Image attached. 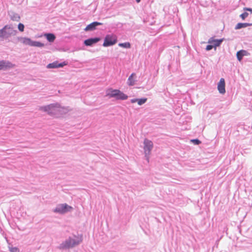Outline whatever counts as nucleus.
<instances>
[{
    "label": "nucleus",
    "mask_w": 252,
    "mask_h": 252,
    "mask_svg": "<svg viewBox=\"0 0 252 252\" xmlns=\"http://www.w3.org/2000/svg\"><path fill=\"white\" fill-rule=\"evenodd\" d=\"M147 100V98H137V102L139 105H142L145 103L146 102Z\"/></svg>",
    "instance_id": "nucleus-21"
},
{
    "label": "nucleus",
    "mask_w": 252,
    "mask_h": 252,
    "mask_svg": "<svg viewBox=\"0 0 252 252\" xmlns=\"http://www.w3.org/2000/svg\"><path fill=\"white\" fill-rule=\"evenodd\" d=\"M118 46L121 47L128 49L130 48L131 44L129 42H126L124 43H120L118 44Z\"/></svg>",
    "instance_id": "nucleus-20"
},
{
    "label": "nucleus",
    "mask_w": 252,
    "mask_h": 252,
    "mask_svg": "<svg viewBox=\"0 0 252 252\" xmlns=\"http://www.w3.org/2000/svg\"><path fill=\"white\" fill-rule=\"evenodd\" d=\"M190 141L196 145H199L201 143V142L197 138L191 139Z\"/></svg>",
    "instance_id": "nucleus-22"
},
{
    "label": "nucleus",
    "mask_w": 252,
    "mask_h": 252,
    "mask_svg": "<svg viewBox=\"0 0 252 252\" xmlns=\"http://www.w3.org/2000/svg\"><path fill=\"white\" fill-rule=\"evenodd\" d=\"M225 83L224 78H221L218 84V90L221 94H224L225 93Z\"/></svg>",
    "instance_id": "nucleus-13"
},
{
    "label": "nucleus",
    "mask_w": 252,
    "mask_h": 252,
    "mask_svg": "<svg viewBox=\"0 0 252 252\" xmlns=\"http://www.w3.org/2000/svg\"><path fill=\"white\" fill-rule=\"evenodd\" d=\"M7 29H10V25H6L4 26L2 29H0V32L2 37V38H7L10 37L11 35H15L17 34V30H12L11 32H7Z\"/></svg>",
    "instance_id": "nucleus-8"
},
{
    "label": "nucleus",
    "mask_w": 252,
    "mask_h": 252,
    "mask_svg": "<svg viewBox=\"0 0 252 252\" xmlns=\"http://www.w3.org/2000/svg\"><path fill=\"white\" fill-rule=\"evenodd\" d=\"M249 15V13L246 12V11L243 13H242L240 17L242 18V20H245Z\"/></svg>",
    "instance_id": "nucleus-24"
},
{
    "label": "nucleus",
    "mask_w": 252,
    "mask_h": 252,
    "mask_svg": "<svg viewBox=\"0 0 252 252\" xmlns=\"http://www.w3.org/2000/svg\"><path fill=\"white\" fill-rule=\"evenodd\" d=\"M251 26H252V23H239L235 26V29L239 30Z\"/></svg>",
    "instance_id": "nucleus-16"
},
{
    "label": "nucleus",
    "mask_w": 252,
    "mask_h": 252,
    "mask_svg": "<svg viewBox=\"0 0 252 252\" xmlns=\"http://www.w3.org/2000/svg\"><path fill=\"white\" fill-rule=\"evenodd\" d=\"M101 40L100 37H90L84 41V44L86 46H93Z\"/></svg>",
    "instance_id": "nucleus-9"
},
{
    "label": "nucleus",
    "mask_w": 252,
    "mask_h": 252,
    "mask_svg": "<svg viewBox=\"0 0 252 252\" xmlns=\"http://www.w3.org/2000/svg\"><path fill=\"white\" fill-rule=\"evenodd\" d=\"M12 30H14L13 29L12 26L10 25V29H7V32H12Z\"/></svg>",
    "instance_id": "nucleus-30"
},
{
    "label": "nucleus",
    "mask_w": 252,
    "mask_h": 252,
    "mask_svg": "<svg viewBox=\"0 0 252 252\" xmlns=\"http://www.w3.org/2000/svg\"><path fill=\"white\" fill-rule=\"evenodd\" d=\"M225 40L224 38L220 39H215L214 37L210 38L208 40V43L209 44H213V46L216 50L217 47H220L222 42Z\"/></svg>",
    "instance_id": "nucleus-10"
},
{
    "label": "nucleus",
    "mask_w": 252,
    "mask_h": 252,
    "mask_svg": "<svg viewBox=\"0 0 252 252\" xmlns=\"http://www.w3.org/2000/svg\"><path fill=\"white\" fill-rule=\"evenodd\" d=\"M250 54L246 50H241L238 51L236 53V57L237 60L241 62L244 56H249Z\"/></svg>",
    "instance_id": "nucleus-14"
},
{
    "label": "nucleus",
    "mask_w": 252,
    "mask_h": 252,
    "mask_svg": "<svg viewBox=\"0 0 252 252\" xmlns=\"http://www.w3.org/2000/svg\"><path fill=\"white\" fill-rule=\"evenodd\" d=\"M10 252H19V250L17 247H11L10 248Z\"/></svg>",
    "instance_id": "nucleus-26"
},
{
    "label": "nucleus",
    "mask_w": 252,
    "mask_h": 252,
    "mask_svg": "<svg viewBox=\"0 0 252 252\" xmlns=\"http://www.w3.org/2000/svg\"><path fill=\"white\" fill-rule=\"evenodd\" d=\"M137 2V3H139L140 2L141 0H135Z\"/></svg>",
    "instance_id": "nucleus-31"
},
{
    "label": "nucleus",
    "mask_w": 252,
    "mask_h": 252,
    "mask_svg": "<svg viewBox=\"0 0 252 252\" xmlns=\"http://www.w3.org/2000/svg\"><path fill=\"white\" fill-rule=\"evenodd\" d=\"M106 96L109 98H115L116 100H124L128 98V96L120 90L109 89L106 92Z\"/></svg>",
    "instance_id": "nucleus-3"
},
{
    "label": "nucleus",
    "mask_w": 252,
    "mask_h": 252,
    "mask_svg": "<svg viewBox=\"0 0 252 252\" xmlns=\"http://www.w3.org/2000/svg\"><path fill=\"white\" fill-rule=\"evenodd\" d=\"M39 110L42 111L47 112L50 116H55L57 112H60L61 114H66L70 109L69 107H61L60 105L58 103H51L50 104L40 106Z\"/></svg>",
    "instance_id": "nucleus-2"
},
{
    "label": "nucleus",
    "mask_w": 252,
    "mask_h": 252,
    "mask_svg": "<svg viewBox=\"0 0 252 252\" xmlns=\"http://www.w3.org/2000/svg\"><path fill=\"white\" fill-rule=\"evenodd\" d=\"M83 236L82 234L71 233L70 235L58 247L60 250H68L80 245L83 241Z\"/></svg>",
    "instance_id": "nucleus-1"
},
{
    "label": "nucleus",
    "mask_w": 252,
    "mask_h": 252,
    "mask_svg": "<svg viewBox=\"0 0 252 252\" xmlns=\"http://www.w3.org/2000/svg\"><path fill=\"white\" fill-rule=\"evenodd\" d=\"M136 76V74L134 73H132L131 74V75L129 76L128 79L127 84L129 86H132L135 84V81L133 79V77Z\"/></svg>",
    "instance_id": "nucleus-17"
},
{
    "label": "nucleus",
    "mask_w": 252,
    "mask_h": 252,
    "mask_svg": "<svg viewBox=\"0 0 252 252\" xmlns=\"http://www.w3.org/2000/svg\"><path fill=\"white\" fill-rule=\"evenodd\" d=\"M94 24L96 26V27H97L98 26L102 25L103 24L102 23H100V22L95 21L94 22Z\"/></svg>",
    "instance_id": "nucleus-28"
},
{
    "label": "nucleus",
    "mask_w": 252,
    "mask_h": 252,
    "mask_svg": "<svg viewBox=\"0 0 252 252\" xmlns=\"http://www.w3.org/2000/svg\"><path fill=\"white\" fill-rule=\"evenodd\" d=\"M67 64V63L66 62H63L62 63H59L58 61H55L53 63H49L47 65V68H57L60 67H63L64 66Z\"/></svg>",
    "instance_id": "nucleus-11"
},
{
    "label": "nucleus",
    "mask_w": 252,
    "mask_h": 252,
    "mask_svg": "<svg viewBox=\"0 0 252 252\" xmlns=\"http://www.w3.org/2000/svg\"><path fill=\"white\" fill-rule=\"evenodd\" d=\"M214 47L213 44H209L206 46L205 49L208 51L211 50Z\"/></svg>",
    "instance_id": "nucleus-25"
},
{
    "label": "nucleus",
    "mask_w": 252,
    "mask_h": 252,
    "mask_svg": "<svg viewBox=\"0 0 252 252\" xmlns=\"http://www.w3.org/2000/svg\"><path fill=\"white\" fill-rule=\"evenodd\" d=\"M244 10L246 11H249L251 13H252V8L244 7Z\"/></svg>",
    "instance_id": "nucleus-27"
},
{
    "label": "nucleus",
    "mask_w": 252,
    "mask_h": 252,
    "mask_svg": "<svg viewBox=\"0 0 252 252\" xmlns=\"http://www.w3.org/2000/svg\"><path fill=\"white\" fill-rule=\"evenodd\" d=\"M143 144L145 156L148 159L149 158V155L151 154V151L154 147L153 143L151 140L145 138L144 140Z\"/></svg>",
    "instance_id": "nucleus-7"
},
{
    "label": "nucleus",
    "mask_w": 252,
    "mask_h": 252,
    "mask_svg": "<svg viewBox=\"0 0 252 252\" xmlns=\"http://www.w3.org/2000/svg\"><path fill=\"white\" fill-rule=\"evenodd\" d=\"M25 26L22 23H19L18 25V29L20 32H23L24 31Z\"/></svg>",
    "instance_id": "nucleus-23"
},
{
    "label": "nucleus",
    "mask_w": 252,
    "mask_h": 252,
    "mask_svg": "<svg viewBox=\"0 0 252 252\" xmlns=\"http://www.w3.org/2000/svg\"><path fill=\"white\" fill-rule=\"evenodd\" d=\"M14 66V64L8 61L2 60L0 61V70H6L13 68Z\"/></svg>",
    "instance_id": "nucleus-12"
},
{
    "label": "nucleus",
    "mask_w": 252,
    "mask_h": 252,
    "mask_svg": "<svg viewBox=\"0 0 252 252\" xmlns=\"http://www.w3.org/2000/svg\"><path fill=\"white\" fill-rule=\"evenodd\" d=\"M17 39L19 41L26 45H29L33 47H42L44 46V44L39 41H32L29 37H18Z\"/></svg>",
    "instance_id": "nucleus-4"
},
{
    "label": "nucleus",
    "mask_w": 252,
    "mask_h": 252,
    "mask_svg": "<svg viewBox=\"0 0 252 252\" xmlns=\"http://www.w3.org/2000/svg\"><path fill=\"white\" fill-rule=\"evenodd\" d=\"M44 36L50 42H53L56 39V35L53 33H45Z\"/></svg>",
    "instance_id": "nucleus-15"
},
{
    "label": "nucleus",
    "mask_w": 252,
    "mask_h": 252,
    "mask_svg": "<svg viewBox=\"0 0 252 252\" xmlns=\"http://www.w3.org/2000/svg\"><path fill=\"white\" fill-rule=\"evenodd\" d=\"M9 15L10 16L11 20L15 21H19L20 20V17L19 15L14 12H10L9 13Z\"/></svg>",
    "instance_id": "nucleus-18"
},
{
    "label": "nucleus",
    "mask_w": 252,
    "mask_h": 252,
    "mask_svg": "<svg viewBox=\"0 0 252 252\" xmlns=\"http://www.w3.org/2000/svg\"><path fill=\"white\" fill-rule=\"evenodd\" d=\"M137 98H133V99H131L130 100V102L132 103L137 102Z\"/></svg>",
    "instance_id": "nucleus-29"
},
{
    "label": "nucleus",
    "mask_w": 252,
    "mask_h": 252,
    "mask_svg": "<svg viewBox=\"0 0 252 252\" xmlns=\"http://www.w3.org/2000/svg\"><path fill=\"white\" fill-rule=\"evenodd\" d=\"M118 41L117 36L114 34H106L104 39L102 46L104 47H109L117 43Z\"/></svg>",
    "instance_id": "nucleus-6"
},
{
    "label": "nucleus",
    "mask_w": 252,
    "mask_h": 252,
    "mask_svg": "<svg viewBox=\"0 0 252 252\" xmlns=\"http://www.w3.org/2000/svg\"><path fill=\"white\" fill-rule=\"evenodd\" d=\"M96 28V27L94 24V22H93L92 23L87 25V27L84 29V30L86 32L93 31L95 30Z\"/></svg>",
    "instance_id": "nucleus-19"
},
{
    "label": "nucleus",
    "mask_w": 252,
    "mask_h": 252,
    "mask_svg": "<svg viewBox=\"0 0 252 252\" xmlns=\"http://www.w3.org/2000/svg\"><path fill=\"white\" fill-rule=\"evenodd\" d=\"M73 208L66 203L59 204L53 209V211L55 213L64 214L71 212Z\"/></svg>",
    "instance_id": "nucleus-5"
}]
</instances>
